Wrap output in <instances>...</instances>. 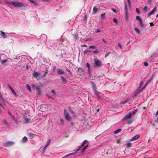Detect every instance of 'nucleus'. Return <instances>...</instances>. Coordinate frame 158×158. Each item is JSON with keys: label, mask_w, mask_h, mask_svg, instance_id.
Wrapping results in <instances>:
<instances>
[{"label": "nucleus", "mask_w": 158, "mask_h": 158, "mask_svg": "<svg viewBox=\"0 0 158 158\" xmlns=\"http://www.w3.org/2000/svg\"><path fill=\"white\" fill-rule=\"evenodd\" d=\"M64 114L65 119L67 121H69L72 119V117L66 109L64 110Z\"/></svg>", "instance_id": "f257e3e1"}, {"label": "nucleus", "mask_w": 158, "mask_h": 158, "mask_svg": "<svg viewBox=\"0 0 158 158\" xmlns=\"http://www.w3.org/2000/svg\"><path fill=\"white\" fill-rule=\"evenodd\" d=\"M77 72L78 73V75L80 76H82L85 74V72L83 69L82 68H78Z\"/></svg>", "instance_id": "f03ea898"}, {"label": "nucleus", "mask_w": 158, "mask_h": 158, "mask_svg": "<svg viewBox=\"0 0 158 158\" xmlns=\"http://www.w3.org/2000/svg\"><path fill=\"white\" fill-rule=\"evenodd\" d=\"M34 77L35 78L38 80L40 79V77L39 73L35 71L32 74Z\"/></svg>", "instance_id": "7ed1b4c3"}, {"label": "nucleus", "mask_w": 158, "mask_h": 158, "mask_svg": "<svg viewBox=\"0 0 158 158\" xmlns=\"http://www.w3.org/2000/svg\"><path fill=\"white\" fill-rule=\"evenodd\" d=\"M14 142L12 141H8L6 142L3 143V145L4 147H8L13 144Z\"/></svg>", "instance_id": "20e7f679"}, {"label": "nucleus", "mask_w": 158, "mask_h": 158, "mask_svg": "<svg viewBox=\"0 0 158 158\" xmlns=\"http://www.w3.org/2000/svg\"><path fill=\"white\" fill-rule=\"evenodd\" d=\"M23 4L20 2H14L13 5L15 7H21L23 6Z\"/></svg>", "instance_id": "39448f33"}, {"label": "nucleus", "mask_w": 158, "mask_h": 158, "mask_svg": "<svg viewBox=\"0 0 158 158\" xmlns=\"http://www.w3.org/2000/svg\"><path fill=\"white\" fill-rule=\"evenodd\" d=\"M90 82L94 92H96L97 91V88L94 82L92 81H90Z\"/></svg>", "instance_id": "423d86ee"}, {"label": "nucleus", "mask_w": 158, "mask_h": 158, "mask_svg": "<svg viewBox=\"0 0 158 158\" xmlns=\"http://www.w3.org/2000/svg\"><path fill=\"white\" fill-rule=\"evenodd\" d=\"M51 142V139H49L48 140L46 144L44 146V147L43 149V152H44L45 150H46L47 147H48V145Z\"/></svg>", "instance_id": "0eeeda50"}, {"label": "nucleus", "mask_w": 158, "mask_h": 158, "mask_svg": "<svg viewBox=\"0 0 158 158\" xmlns=\"http://www.w3.org/2000/svg\"><path fill=\"white\" fill-rule=\"evenodd\" d=\"M102 63L98 60H95V65L97 66H101Z\"/></svg>", "instance_id": "6e6552de"}, {"label": "nucleus", "mask_w": 158, "mask_h": 158, "mask_svg": "<svg viewBox=\"0 0 158 158\" xmlns=\"http://www.w3.org/2000/svg\"><path fill=\"white\" fill-rule=\"evenodd\" d=\"M140 136L139 135H137L133 137L131 139H130V141L135 140L138 139Z\"/></svg>", "instance_id": "1a4fd4ad"}, {"label": "nucleus", "mask_w": 158, "mask_h": 158, "mask_svg": "<svg viewBox=\"0 0 158 158\" xmlns=\"http://www.w3.org/2000/svg\"><path fill=\"white\" fill-rule=\"evenodd\" d=\"M23 121L25 123H29L31 122V119L27 118V117H24Z\"/></svg>", "instance_id": "9d476101"}, {"label": "nucleus", "mask_w": 158, "mask_h": 158, "mask_svg": "<svg viewBox=\"0 0 158 158\" xmlns=\"http://www.w3.org/2000/svg\"><path fill=\"white\" fill-rule=\"evenodd\" d=\"M57 73L58 74H64V72L61 69H57Z\"/></svg>", "instance_id": "9b49d317"}, {"label": "nucleus", "mask_w": 158, "mask_h": 158, "mask_svg": "<svg viewBox=\"0 0 158 158\" xmlns=\"http://www.w3.org/2000/svg\"><path fill=\"white\" fill-rule=\"evenodd\" d=\"M156 8V7H155L152 11H151V12L148 14V16H150L152 14H154V13L155 11H157Z\"/></svg>", "instance_id": "f8f14e48"}, {"label": "nucleus", "mask_w": 158, "mask_h": 158, "mask_svg": "<svg viewBox=\"0 0 158 158\" xmlns=\"http://www.w3.org/2000/svg\"><path fill=\"white\" fill-rule=\"evenodd\" d=\"M7 86L9 88V89L11 90L12 92H13V94H14L15 96H17V95L16 94L14 90L13 89L11 86L10 84H8L7 85Z\"/></svg>", "instance_id": "ddd939ff"}, {"label": "nucleus", "mask_w": 158, "mask_h": 158, "mask_svg": "<svg viewBox=\"0 0 158 158\" xmlns=\"http://www.w3.org/2000/svg\"><path fill=\"white\" fill-rule=\"evenodd\" d=\"M93 14H95L98 12V10L97 8L94 6L93 8Z\"/></svg>", "instance_id": "4468645a"}, {"label": "nucleus", "mask_w": 158, "mask_h": 158, "mask_svg": "<svg viewBox=\"0 0 158 158\" xmlns=\"http://www.w3.org/2000/svg\"><path fill=\"white\" fill-rule=\"evenodd\" d=\"M148 85V84H147V83H146V84H145V85L141 89V90L139 91V90L138 89L137 91V92L138 93H139V92L142 91L143 90V89H144Z\"/></svg>", "instance_id": "2eb2a0df"}, {"label": "nucleus", "mask_w": 158, "mask_h": 158, "mask_svg": "<svg viewBox=\"0 0 158 158\" xmlns=\"http://www.w3.org/2000/svg\"><path fill=\"white\" fill-rule=\"evenodd\" d=\"M0 33H1V35L2 37L3 38H6V34L4 32H3L2 31H0Z\"/></svg>", "instance_id": "dca6fc26"}, {"label": "nucleus", "mask_w": 158, "mask_h": 158, "mask_svg": "<svg viewBox=\"0 0 158 158\" xmlns=\"http://www.w3.org/2000/svg\"><path fill=\"white\" fill-rule=\"evenodd\" d=\"M88 143V141L86 140H84L83 141L82 144L80 145V146L81 147H83L84 145L85 144H87V143Z\"/></svg>", "instance_id": "f3484780"}, {"label": "nucleus", "mask_w": 158, "mask_h": 158, "mask_svg": "<svg viewBox=\"0 0 158 158\" xmlns=\"http://www.w3.org/2000/svg\"><path fill=\"white\" fill-rule=\"evenodd\" d=\"M60 78L62 79V81L63 82V84H65L67 82V81L65 78L62 76L60 77Z\"/></svg>", "instance_id": "a211bd4d"}, {"label": "nucleus", "mask_w": 158, "mask_h": 158, "mask_svg": "<svg viewBox=\"0 0 158 158\" xmlns=\"http://www.w3.org/2000/svg\"><path fill=\"white\" fill-rule=\"evenodd\" d=\"M132 114L131 113H130L127 114L125 117V118H130L131 117Z\"/></svg>", "instance_id": "6ab92c4d"}, {"label": "nucleus", "mask_w": 158, "mask_h": 158, "mask_svg": "<svg viewBox=\"0 0 158 158\" xmlns=\"http://www.w3.org/2000/svg\"><path fill=\"white\" fill-rule=\"evenodd\" d=\"M88 146V145L87 144L82 149L81 152L83 153V152L87 148V147Z\"/></svg>", "instance_id": "aec40b11"}, {"label": "nucleus", "mask_w": 158, "mask_h": 158, "mask_svg": "<svg viewBox=\"0 0 158 158\" xmlns=\"http://www.w3.org/2000/svg\"><path fill=\"white\" fill-rule=\"evenodd\" d=\"M82 50L83 52L85 54H86L87 52H89L91 51V50L89 51L88 49L85 50L82 48Z\"/></svg>", "instance_id": "412c9836"}, {"label": "nucleus", "mask_w": 158, "mask_h": 158, "mask_svg": "<svg viewBox=\"0 0 158 158\" xmlns=\"http://www.w3.org/2000/svg\"><path fill=\"white\" fill-rule=\"evenodd\" d=\"M88 16L86 14H85L83 20L85 22H86L87 20Z\"/></svg>", "instance_id": "4be33fe9"}, {"label": "nucleus", "mask_w": 158, "mask_h": 158, "mask_svg": "<svg viewBox=\"0 0 158 158\" xmlns=\"http://www.w3.org/2000/svg\"><path fill=\"white\" fill-rule=\"evenodd\" d=\"M48 70L47 69H46L45 71L44 74V75H43L41 76V77L42 78L45 77L46 76V74L48 73Z\"/></svg>", "instance_id": "5701e85b"}, {"label": "nucleus", "mask_w": 158, "mask_h": 158, "mask_svg": "<svg viewBox=\"0 0 158 158\" xmlns=\"http://www.w3.org/2000/svg\"><path fill=\"white\" fill-rule=\"evenodd\" d=\"M23 141L24 142H27L28 141V139L27 137L24 136L23 138Z\"/></svg>", "instance_id": "b1692460"}, {"label": "nucleus", "mask_w": 158, "mask_h": 158, "mask_svg": "<svg viewBox=\"0 0 158 158\" xmlns=\"http://www.w3.org/2000/svg\"><path fill=\"white\" fill-rule=\"evenodd\" d=\"M36 89L37 90V91L39 94H40L41 93V91H40V89L39 86H36Z\"/></svg>", "instance_id": "393cba45"}, {"label": "nucleus", "mask_w": 158, "mask_h": 158, "mask_svg": "<svg viewBox=\"0 0 158 158\" xmlns=\"http://www.w3.org/2000/svg\"><path fill=\"white\" fill-rule=\"evenodd\" d=\"M149 10L148 7V6H146L144 7L143 8V10L145 12L148 11Z\"/></svg>", "instance_id": "a878e982"}, {"label": "nucleus", "mask_w": 158, "mask_h": 158, "mask_svg": "<svg viewBox=\"0 0 158 158\" xmlns=\"http://www.w3.org/2000/svg\"><path fill=\"white\" fill-rule=\"evenodd\" d=\"M60 122L59 123V124L61 125H63L64 124V120L62 118H61L60 119Z\"/></svg>", "instance_id": "bb28decb"}, {"label": "nucleus", "mask_w": 158, "mask_h": 158, "mask_svg": "<svg viewBox=\"0 0 158 158\" xmlns=\"http://www.w3.org/2000/svg\"><path fill=\"white\" fill-rule=\"evenodd\" d=\"M34 134L32 133H28V136L32 138L34 136Z\"/></svg>", "instance_id": "cd10ccee"}, {"label": "nucleus", "mask_w": 158, "mask_h": 158, "mask_svg": "<svg viewBox=\"0 0 158 158\" xmlns=\"http://www.w3.org/2000/svg\"><path fill=\"white\" fill-rule=\"evenodd\" d=\"M135 31H136L138 34H140V31L138 28L135 27Z\"/></svg>", "instance_id": "c85d7f7f"}, {"label": "nucleus", "mask_w": 158, "mask_h": 158, "mask_svg": "<svg viewBox=\"0 0 158 158\" xmlns=\"http://www.w3.org/2000/svg\"><path fill=\"white\" fill-rule=\"evenodd\" d=\"M121 131V129H117V130H116L114 132V134H117L119 132H120Z\"/></svg>", "instance_id": "c756f323"}, {"label": "nucleus", "mask_w": 158, "mask_h": 158, "mask_svg": "<svg viewBox=\"0 0 158 158\" xmlns=\"http://www.w3.org/2000/svg\"><path fill=\"white\" fill-rule=\"evenodd\" d=\"M26 86V87H27V89L29 91H31V88L30 86V85L28 84H27Z\"/></svg>", "instance_id": "7c9ffc66"}, {"label": "nucleus", "mask_w": 158, "mask_h": 158, "mask_svg": "<svg viewBox=\"0 0 158 158\" xmlns=\"http://www.w3.org/2000/svg\"><path fill=\"white\" fill-rule=\"evenodd\" d=\"M136 19L138 21H139V22H140V21H142V19L139 16H137L136 17Z\"/></svg>", "instance_id": "2f4dec72"}, {"label": "nucleus", "mask_w": 158, "mask_h": 158, "mask_svg": "<svg viewBox=\"0 0 158 158\" xmlns=\"http://www.w3.org/2000/svg\"><path fill=\"white\" fill-rule=\"evenodd\" d=\"M89 48L93 49H96L97 48L96 46L93 45L89 46Z\"/></svg>", "instance_id": "473e14b6"}, {"label": "nucleus", "mask_w": 158, "mask_h": 158, "mask_svg": "<svg viewBox=\"0 0 158 158\" xmlns=\"http://www.w3.org/2000/svg\"><path fill=\"white\" fill-rule=\"evenodd\" d=\"M7 60H2L1 61V64H3L4 63L7 62Z\"/></svg>", "instance_id": "72a5a7b5"}, {"label": "nucleus", "mask_w": 158, "mask_h": 158, "mask_svg": "<svg viewBox=\"0 0 158 158\" xmlns=\"http://www.w3.org/2000/svg\"><path fill=\"white\" fill-rule=\"evenodd\" d=\"M110 53H111V52H107L105 55V58H106L109 56V55L110 54Z\"/></svg>", "instance_id": "f704fd0d"}, {"label": "nucleus", "mask_w": 158, "mask_h": 158, "mask_svg": "<svg viewBox=\"0 0 158 158\" xmlns=\"http://www.w3.org/2000/svg\"><path fill=\"white\" fill-rule=\"evenodd\" d=\"M132 146V143H128L127 144V147L129 148L131 147Z\"/></svg>", "instance_id": "c9c22d12"}, {"label": "nucleus", "mask_w": 158, "mask_h": 158, "mask_svg": "<svg viewBox=\"0 0 158 158\" xmlns=\"http://www.w3.org/2000/svg\"><path fill=\"white\" fill-rule=\"evenodd\" d=\"M69 110L71 114H73V115H76L75 114V112L73 111L72 110L69 109Z\"/></svg>", "instance_id": "e433bc0d"}, {"label": "nucleus", "mask_w": 158, "mask_h": 158, "mask_svg": "<svg viewBox=\"0 0 158 158\" xmlns=\"http://www.w3.org/2000/svg\"><path fill=\"white\" fill-rule=\"evenodd\" d=\"M129 101V100L128 99H126L125 100V101H123V102H121V103L122 104H125V103H126L128 102Z\"/></svg>", "instance_id": "4c0bfd02"}, {"label": "nucleus", "mask_w": 158, "mask_h": 158, "mask_svg": "<svg viewBox=\"0 0 158 158\" xmlns=\"http://www.w3.org/2000/svg\"><path fill=\"white\" fill-rule=\"evenodd\" d=\"M114 22L116 23V24H117L118 23V20L115 19H114L113 20Z\"/></svg>", "instance_id": "58836bf2"}, {"label": "nucleus", "mask_w": 158, "mask_h": 158, "mask_svg": "<svg viewBox=\"0 0 158 158\" xmlns=\"http://www.w3.org/2000/svg\"><path fill=\"white\" fill-rule=\"evenodd\" d=\"M66 71H68L69 72V74L71 76H72L73 73H72V72L70 70L68 69L67 68H66Z\"/></svg>", "instance_id": "ea45409f"}, {"label": "nucleus", "mask_w": 158, "mask_h": 158, "mask_svg": "<svg viewBox=\"0 0 158 158\" xmlns=\"http://www.w3.org/2000/svg\"><path fill=\"white\" fill-rule=\"evenodd\" d=\"M139 23V24L140 25V26H141V27H144V24H143V22H142V21H140Z\"/></svg>", "instance_id": "a19ab883"}, {"label": "nucleus", "mask_w": 158, "mask_h": 158, "mask_svg": "<svg viewBox=\"0 0 158 158\" xmlns=\"http://www.w3.org/2000/svg\"><path fill=\"white\" fill-rule=\"evenodd\" d=\"M136 12L138 14H140V11L138 8H136Z\"/></svg>", "instance_id": "79ce46f5"}, {"label": "nucleus", "mask_w": 158, "mask_h": 158, "mask_svg": "<svg viewBox=\"0 0 158 158\" xmlns=\"http://www.w3.org/2000/svg\"><path fill=\"white\" fill-rule=\"evenodd\" d=\"M138 111V110H135L133 111L132 112V114L133 115H134Z\"/></svg>", "instance_id": "37998d69"}, {"label": "nucleus", "mask_w": 158, "mask_h": 158, "mask_svg": "<svg viewBox=\"0 0 158 158\" xmlns=\"http://www.w3.org/2000/svg\"><path fill=\"white\" fill-rule=\"evenodd\" d=\"M143 83L142 81L140 83V85H139V88H141L142 87V86H143Z\"/></svg>", "instance_id": "c03bdc74"}, {"label": "nucleus", "mask_w": 158, "mask_h": 158, "mask_svg": "<svg viewBox=\"0 0 158 158\" xmlns=\"http://www.w3.org/2000/svg\"><path fill=\"white\" fill-rule=\"evenodd\" d=\"M118 46L120 47V48L121 49H123V47H122V46L121 45V44L120 43H119L118 44Z\"/></svg>", "instance_id": "a18cd8bd"}, {"label": "nucleus", "mask_w": 158, "mask_h": 158, "mask_svg": "<svg viewBox=\"0 0 158 158\" xmlns=\"http://www.w3.org/2000/svg\"><path fill=\"white\" fill-rule=\"evenodd\" d=\"M0 98L2 100V101H4V99H3V97H2V95H1L0 92Z\"/></svg>", "instance_id": "49530a36"}, {"label": "nucleus", "mask_w": 158, "mask_h": 158, "mask_svg": "<svg viewBox=\"0 0 158 158\" xmlns=\"http://www.w3.org/2000/svg\"><path fill=\"white\" fill-rule=\"evenodd\" d=\"M144 64L145 66H148V63L146 62H144Z\"/></svg>", "instance_id": "de8ad7c7"}, {"label": "nucleus", "mask_w": 158, "mask_h": 158, "mask_svg": "<svg viewBox=\"0 0 158 158\" xmlns=\"http://www.w3.org/2000/svg\"><path fill=\"white\" fill-rule=\"evenodd\" d=\"M132 123H133L132 121H130L127 122V124L128 125H130Z\"/></svg>", "instance_id": "09e8293b"}, {"label": "nucleus", "mask_w": 158, "mask_h": 158, "mask_svg": "<svg viewBox=\"0 0 158 158\" xmlns=\"http://www.w3.org/2000/svg\"><path fill=\"white\" fill-rule=\"evenodd\" d=\"M152 81V79H150L149 80H148L147 82L146 83H147V84L148 85V84H149L151 82V81Z\"/></svg>", "instance_id": "8fccbe9b"}, {"label": "nucleus", "mask_w": 158, "mask_h": 158, "mask_svg": "<svg viewBox=\"0 0 158 158\" xmlns=\"http://www.w3.org/2000/svg\"><path fill=\"white\" fill-rule=\"evenodd\" d=\"M125 9L126 11L127 10V4H125Z\"/></svg>", "instance_id": "3c124183"}, {"label": "nucleus", "mask_w": 158, "mask_h": 158, "mask_svg": "<svg viewBox=\"0 0 158 158\" xmlns=\"http://www.w3.org/2000/svg\"><path fill=\"white\" fill-rule=\"evenodd\" d=\"M86 66L88 68H90L89 64L88 63H86Z\"/></svg>", "instance_id": "603ef678"}, {"label": "nucleus", "mask_w": 158, "mask_h": 158, "mask_svg": "<svg viewBox=\"0 0 158 158\" xmlns=\"http://www.w3.org/2000/svg\"><path fill=\"white\" fill-rule=\"evenodd\" d=\"M128 5L129 6H131V2L130 0H127Z\"/></svg>", "instance_id": "864d4df0"}, {"label": "nucleus", "mask_w": 158, "mask_h": 158, "mask_svg": "<svg viewBox=\"0 0 158 158\" xmlns=\"http://www.w3.org/2000/svg\"><path fill=\"white\" fill-rule=\"evenodd\" d=\"M88 71L89 73H91V70L90 68H88Z\"/></svg>", "instance_id": "5fc2aeb1"}, {"label": "nucleus", "mask_w": 158, "mask_h": 158, "mask_svg": "<svg viewBox=\"0 0 158 158\" xmlns=\"http://www.w3.org/2000/svg\"><path fill=\"white\" fill-rule=\"evenodd\" d=\"M32 3H33L36 6L37 5V3L34 1L33 2H32Z\"/></svg>", "instance_id": "6e6d98bb"}, {"label": "nucleus", "mask_w": 158, "mask_h": 158, "mask_svg": "<svg viewBox=\"0 0 158 158\" xmlns=\"http://www.w3.org/2000/svg\"><path fill=\"white\" fill-rule=\"evenodd\" d=\"M101 32V31L99 30V29H97L96 30V31L95 32L96 33H98Z\"/></svg>", "instance_id": "4d7b16f0"}, {"label": "nucleus", "mask_w": 158, "mask_h": 158, "mask_svg": "<svg viewBox=\"0 0 158 158\" xmlns=\"http://www.w3.org/2000/svg\"><path fill=\"white\" fill-rule=\"evenodd\" d=\"M93 52L95 54H98V53H99V52L96 50L93 51Z\"/></svg>", "instance_id": "13d9d810"}, {"label": "nucleus", "mask_w": 158, "mask_h": 158, "mask_svg": "<svg viewBox=\"0 0 158 158\" xmlns=\"http://www.w3.org/2000/svg\"><path fill=\"white\" fill-rule=\"evenodd\" d=\"M117 143H119V144L120 143H120V139H118L117 140Z\"/></svg>", "instance_id": "bf43d9fd"}, {"label": "nucleus", "mask_w": 158, "mask_h": 158, "mask_svg": "<svg viewBox=\"0 0 158 158\" xmlns=\"http://www.w3.org/2000/svg\"><path fill=\"white\" fill-rule=\"evenodd\" d=\"M14 2H13V1H10V2L9 4L11 5H13Z\"/></svg>", "instance_id": "052dcab7"}, {"label": "nucleus", "mask_w": 158, "mask_h": 158, "mask_svg": "<svg viewBox=\"0 0 158 158\" xmlns=\"http://www.w3.org/2000/svg\"><path fill=\"white\" fill-rule=\"evenodd\" d=\"M95 95L96 96H99V93H98V92H95Z\"/></svg>", "instance_id": "680f3d73"}, {"label": "nucleus", "mask_w": 158, "mask_h": 158, "mask_svg": "<svg viewBox=\"0 0 158 158\" xmlns=\"http://www.w3.org/2000/svg\"><path fill=\"white\" fill-rule=\"evenodd\" d=\"M111 10L115 13H116V10L114 9V8H112Z\"/></svg>", "instance_id": "e2e57ef3"}, {"label": "nucleus", "mask_w": 158, "mask_h": 158, "mask_svg": "<svg viewBox=\"0 0 158 158\" xmlns=\"http://www.w3.org/2000/svg\"><path fill=\"white\" fill-rule=\"evenodd\" d=\"M150 24L151 26H153L154 25V24L152 22L150 23Z\"/></svg>", "instance_id": "0e129e2a"}, {"label": "nucleus", "mask_w": 158, "mask_h": 158, "mask_svg": "<svg viewBox=\"0 0 158 158\" xmlns=\"http://www.w3.org/2000/svg\"><path fill=\"white\" fill-rule=\"evenodd\" d=\"M155 115H156V117H157L158 116V110L156 112Z\"/></svg>", "instance_id": "69168bd1"}, {"label": "nucleus", "mask_w": 158, "mask_h": 158, "mask_svg": "<svg viewBox=\"0 0 158 158\" xmlns=\"http://www.w3.org/2000/svg\"><path fill=\"white\" fill-rule=\"evenodd\" d=\"M51 92H52V93H53V94H54L55 95V91H54V90H52L51 91Z\"/></svg>", "instance_id": "338daca9"}, {"label": "nucleus", "mask_w": 158, "mask_h": 158, "mask_svg": "<svg viewBox=\"0 0 158 158\" xmlns=\"http://www.w3.org/2000/svg\"><path fill=\"white\" fill-rule=\"evenodd\" d=\"M155 123H158V117L157 118L156 120L155 121Z\"/></svg>", "instance_id": "774afa93"}]
</instances>
